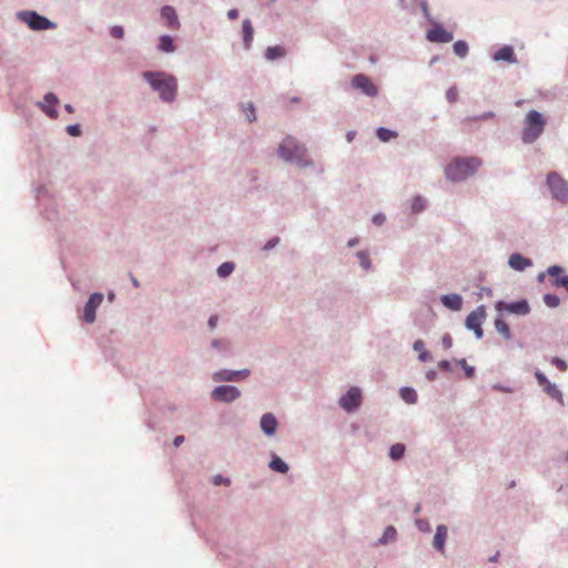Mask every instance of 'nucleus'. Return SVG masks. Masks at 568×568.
Returning a JSON list of instances; mask_svg holds the SVG:
<instances>
[{
	"label": "nucleus",
	"instance_id": "nucleus-1",
	"mask_svg": "<svg viewBox=\"0 0 568 568\" xmlns=\"http://www.w3.org/2000/svg\"><path fill=\"white\" fill-rule=\"evenodd\" d=\"M144 79L150 83L153 90L158 91L160 98L165 102L174 101L176 97L178 82L176 79L163 72H144Z\"/></svg>",
	"mask_w": 568,
	"mask_h": 568
},
{
	"label": "nucleus",
	"instance_id": "nucleus-2",
	"mask_svg": "<svg viewBox=\"0 0 568 568\" xmlns=\"http://www.w3.org/2000/svg\"><path fill=\"white\" fill-rule=\"evenodd\" d=\"M481 162L477 158H456L445 169V174L453 182L464 181L475 174Z\"/></svg>",
	"mask_w": 568,
	"mask_h": 568
},
{
	"label": "nucleus",
	"instance_id": "nucleus-3",
	"mask_svg": "<svg viewBox=\"0 0 568 568\" xmlns=\"http://www.w3.org/2000/svg\"><path fill=\"white\" fill-rule=\"evenodd\" d=\"M546 121L538 111H529L526 116V126L524 131L525 140H536L544 131Z\"/></svg>",
	"mask_w": 568,
	"mask_h": 568
},
{
	"label": "nucleus",
	"instance_id": "nucleus-4",
	"mask_svg": "<svg viewBox=\"0 0 568 568\" xmlns=\"http://www.w3.org/2000/svg\"><path fill=\"white\" fill-rule=\"evenodd\" d=\"M547 184L555 200L559 202L568 201V182L564 180L559 174H548Z\"/></svg>",
	"mask_w": 568,
	"mask_h": 568
},
{
	"label": "nucleus",
	"instance_id": "nucleus-5",
	"mask_svg": "<svg viewBox=\"0 0 568 568\" xmlns=\"http://www.w3.org/2000/svg\"><path fill=\"white\" fill-rule=\"evenodd\" d=\"M19 18L32 30H47L53 26L45 17L39 16L33 11L20 12Z\"/></svg>",
	"mask_w": 568,
	"mask_h": 568
},
{
	"label": "nucleus",
	"instance_id": "nucleus-6",
	"mask_svg": "<svg viewBox=\"0 0 568 568\" xmlns=\"http://www.w3.org/2000/svg\"><path fill=\"white\" fill-rule=\"evenodd\" d=\"M486 318V310L485 306H479L475 311H473L466 318L467 328L475 332L477 338L483 336L481 324Z\"/></svg>",
	"mask_w": 568,
	"mask_h": 568
},
{
	"label": "nucleus",
	"instance_id": "nucleus-7",
	"mask_svg": "<svg viewBox=\"0 0 568 568\" xmlns=\"http://www.w3.org/2000/svg\"><path fill=\"white\" fill-rule=\"evenodd\" d=\"M352 85L355 89L361 90L364 94L368 97H376L378 93L377 87L373 83V81L365 74H356L352 79Z\"/></svg>",
	"mask_w": 568,
	"mask_h": 568
},
{
	"label": "nucleus",
	"instance_id": "nucleus-8",
	"mask_svg": "<svg viewBox=\"0 0 568 568\" xmlns=\"http://www.w3.org/2000/svg\"><path fill=\"white\" fill-rule=\"evenodd\" d=\"M362 402V393L357 387H351L349 390L341 397L339 405L347 412L357 408Z\"/></svg>",
	"mask_w": 568,
	"mask_h": 568
},
{
	"label": "nucleus",
	"instance_id": "nucleus-9",
	"mask_svg": "<svg viewBox=\"0 0 568 568\" xmlns=\"http://www.w3.org/2000/svg\"><path fill=\"white\" fill-rule=\"evenodd\" d=\"M103 302V295L101 293H93L88 303L84 306L83 320L87 323H93L95 321V311Z\"/></svg>",
	"mask_w": 568,
	"mask_h": 568
},
{
	"label": "nucleus",
	"instance_id": "nucleus-10",
	"mask_svg": "<svg viewBox=\"0 0 568 568\" xmlns=\"http://www.w3.org/2000/svg\"><path fill=\"white\" fill-rule=\"evenodd\" d=\"M240 390L234 386H219L213 389L212 397L219 402L230 403L240 397Z\"/></svg>",
	"mask_w": 568,
	"mask_h": 568
},
{
	"label": "nucleus",
	"instance_id": "nucleus-11",
	"mask_svg": "<svg viewBox=\"0 0 568 568\" xmlns=\"http://www.w3.org/2000/svg\"><path fill=\"white\" fill-rule=\"evenodd\" d=\"M427 40L436 43H447L453 40V33L444 29L440 24H435L428 30Z\"/></svg>",
	"mask_w": 568,
	"mask_h": 568
},
{
	"label": "nucleus",
	"instance_id": "nucleus-12",
	"mask_svg": "<svg viewBox=\"0 0 568 568\" xmlns=\"http://www.w3.org/2000/svg\"><path fill=\"white\" fill-rule=\"evenodd\" d=\"M497 311H507L509 313L518 314V315H526L529 313L530 308L526 301H518L514 303H505V302H498L496 304Z\"/></svg>",
	"mask_w": 568,
	"mask_h": 568
},
{
	"label": "nucleus",
	"instance_id": "nucleus-13",
	"mask_svg": "<svg viewBox=\"0 0 568 568\" xmlns=\"http://www.w3.org/2000/svg\"><path fill=\"white\" fill-rule=\"evenodd\" d=\"M535 376L539 386L542 387L545 393H547L551 398L558 399L560 403H562L561 392L555 384L550 383L541 372H536Z\"/></svg>",
	"mask_w": 568,
	"mask_h": 568
},
{
	"label": "nucleus",
	"instance_id": "nucleus-14",
	"mask_svg": "<svg viewBox=\"0 0 568 568\" xmlns=\"http://www.w3.org/2000/svg\"><path fill=\"white\" fill-rule=\"evenodd\" d=\"M547 274L552 278V285L564 287L568 292V275L564 274V270L558 265H552L547 268Z\"/></svg>",
	"mask_w": 568,
	"mask_h": 568
},
{
	"label": "nucleus",
	"instance_id": "nucleus-15",
	"mask_svg": "<svg viewBox=\"0 0 568 568\" xmlns=\"http://www.w3.org/2000/svg\"><path fill=\"white\" fill-rule=\"evenodd\" d=\"M58 102L59 100L53 93H48L44 95L43 101L39 103V106L51 119H57L58 111L55 109V105L58 104Z\"/></svg>",
	"mask_w": 568,
	"mask_h": 568
},
{
	"label": "nucleus",
	"instance_id": "nucleus-16",
	"mask_svg": "<svg viewBox=\"0 0 568 568\" xmlns=\"http://www.w3.org/2000/svg\"><path fill=\"white\" fill-rule=\"evenodd\" d=\"M248 374H250V372L247 369H243V371L225 369V371L216 372L213 375V378H214V381L231 382V381H239V379L245 378L248 376Z\"/></svg>",
	"mask_w": 568,
	"mask_h": 568
},
{
	"label": "nucleus",
	"instance_id": "nucleus-17",
	"mask_svg": "<svg viewBox=\"0 0 568 568\" xmlns=\"http://www.w3.org/2000/svg\"><path fill=\"white\" fill-rule=\"evenodd\" d=\"M161 18L165 21L166 26L171 29H178L180 27L176 12L170 6H165L162 8Z\"/></svg>",
	"mask_w": 568,
	"mask_h": 568
},
{
	"label": "nucleus",
	"instance_id": "nucleus-18",
	"mask_svg": "<svg viewBox=\"0 0 568 568\" xmlns=\"http://www.w3.org/2000/svg\"><path fill=\"white\" fill-rule=\"evenodd\" d=\"M261 428L266 435H274L277 428V420L275 416L270 413L264 414L261 418Z\"/></svg>",
	"mask_w": 568,
	"mask_h": 568
},
{
	"label": "nucleus",
	"instance_id": "nucleus-19",
	"mask_svg": "<svg viewBox=\"0 0 568 568\" xmlns=\"http://www.w3.org/2000/svg\"><path fill=\"white\" fill-rule=\"evenodd\" d=\"M508 264L511 268L516 271H524L526 267L530 266L532 263L529 258L524 257L523 255L515 253L509 256Z\"/></svg>",
	"mask_w": 568,
	"mask_h": 568
},
{
	"label": "nucleus",
	"instance_id": "nucleus-20",
	"mask_svg": "<svg viewBox=\"0 0 568 568\" xmlns=\"http://www.w3.org/2000/svg\"><path fill=\"white\" fill-rule=\"evenodd\" d=\"M494 60H496V61H507L509 63H516L517 62L514 49L510 45H504L503 48H500L494 54Z\"/></svg>",
	"mask_w": 568,
	"mask_h": 568
},
{
	"label": "nucleus",
	"instance_id": "nucleus-21",
	"mask_svg": "<svg viewBox=\"0 0 568 568\" xmlns=\"http://www.w3.org/2000/svg\"><path fill=\"white\" fill-rule=\"evenodd\" d=\"M442 303L449 310L459 311L463 306V298L458 294H448L442 296Z\"/></svg>",
	"mask_w": 568,
	"mask_h": 568
},
{
	"label": "nucleus",
	"instance_id": "nucleus-22",
	"mask_svg": "<svg viewBox=\"0 0 568 568\" xmlns=\"http://www.w3.org/2000/svg\"><path fill=\"white\" fill-rule=\"evenodd\" d=\"M446 537H447V528H446V526L439 525L436 528V532H435V536H434V542H433L434 547L437 550L442 551L444 549Z\"/></svg>",
	"mask_w": 568,
	"mask_h": 568
},
{
	"label": "nucleus",
	"instance_id": "nucleus-23",
	"mask_svg": "<svg viewBox=\"0 0 568 568\" xmlns=\"http://www.w3.org/2000/svg\"><path fill=\"white\" fill-rule=\"evenodd\" d=\"M253 27L250 20L243 21V41L245 49L251 48V43L253 41Z\"/></svg>",
	"mask_w": 568,
	"mask_h": 568
},
{
	"label": "nucleus",
	"instance_id": "nucleus-24",
	"mask_svg": "<svg viewBox=\"0 0 568 568\" xmlns=\"http://www.w3.org/2000/svg\"><path fill=\"white\" fill-rule=\"evenodd\" d=\"M159 49L163 52H173L175 47L173 44V39L170 36H162L159 39Z\"/></svg>",
	"mask_w": 568,
	"mask_h": 568
},
{
	"label": "nucleus",
	"instance_id": "nucleus-25",
	"mask_svg": "<svg viewBox=\"0 0 568 568\" xmlns=\"http://www.w3.org/2000/svg\"><path fill=\"white\" fill-rule=\"evenodd\" d=\"M285 54V49L280 45L268 47L265 51V58L267 60H275L282 58Z\"/></svg>",
	"mask_w": 568,
	"mask_h": 568
},
{
	"label": "nucleus",
	"instance_id": "nucleus-26",
	"mask_svg": "<svg viewBox=\"0 0 568 568\" xmlns=\"http://www.w3.org/2000/svg\"><path fill=\"white\" fill-rule=\"evenodd\" d=\"M495 328L499 334L504 336L505 339H509L511 337L509 326L504 320L496 318Z\"/></svg>",
	"mask_w": 568,
	"mask_h": 568
},
{
	"label": "nucleus",
	"instance_id": "nucleus-27",
	"mask_svg": "<svg viewBox=\"0 0 568 568\" xmlns=\"http://www.w3.org/2000/svg\"><path fill=\"white\" fill-rule=\"evenodd\" d=\"M270 467L277 473L285 474L288 470V466L280 457L275 456L270 463Z\"/></svg>",
	"mask_w": 568,
	"mask_h": 568
},
{
	"label": "nucleus",
	"instance_id": "nucleus-28",
	"mask_svg": "<svg viewBox=\"0 0 568 568\" xmlns=\"http://www.w3.org/2000/svg\"><path fill=\"white\" fill-rule=\"evenodd\" d=\"M377 138L383 141V142H387L389 140H395L398 138V134L397 132L393 131V130H388V129H385V128H379L377 130Z\"/></svg>",
	"mask_w": 568,
	"mask_h": 568
},
{
	"label": "nucleus",
	"instance_id": "nucleus-29",
	"mask_svg": "<svg viewBox=\"0 0 568 568\" xmlns=\"http://www.w3.org/2000/svg\"><path fill=\"white\" fill-rule=\"evenodd\" d=\"M453 50L457 57L465 58L468 53V44L463 40H458L454 43Z\"/></svg>",
	"mask_w": 568,
	"mask_h": 568
},
{
	"label": "nucleus",
	"instance_id": "nucleus-30",
	"mask_svg": "<svg viewBox=\"0 0 568 568\" xmlns=\"http://www.w3.org/2000/svg\"><path fill=\"white\" fill-rule=\"evenodd\" d=\"M402 398L408 404H415L417 400L416 392L413 388L404 387L400 389Z\"/></svg>",
	"mask_w": 568,
	"mask_h": 568
},
{
	"label": "nucleus",
	"instance_id": "nucleus-31",
	"mask_svg": "<svg viewBox=\"0 0 568 568\" xmlns=\"http://www.w3.org/2000/svg\"><path fill=\"white\" fill-rule=\"evenodd\" d=\"M242 111L248 122H253L256 120L255 106L252 102H247V103L243 104Z\"/></svg>",
	"mask_w": 568,
	"mask_h": 568
},
{
	"label": "nucleus",
	"instance_id": "nucleus-32",
	"mask_svg": "<svg viewBox=\"0 0 568 568\" xmlns=\"http://www.w3.org/2000/svg\"><path fill=\"white\" fill-rule=\"evenodd\" d=\"M404 453H405V446L403 444L397 443L390 447L389 456L392 459L398 460L404 456Z\"/></svg>",
	"mask_w": 568,
	"mask_h": 568
},
{
	"label": "nucleus",
	"instance_id": "nucleus-33",
	"mask_svg": "<svg viewBox=\"0 0 568 568\" xmlns=\"http://www.w3.org/2000/svg\"><path fill=\"white\" fill-rule=\"evenodd\" d=\"M291 149L297 150V144H281L278 152L281 156H283L286 161H293V156L288 155L287 153L291 151Z\"/></svg>",
	"mask_w": 568,
	"mask_h": 568
},
{
	"label": "nucleus",
	"instance_id": "nucleus-34",
	"mask_svg": "<svg viewBox=\"0 0 568 568\" xmlns=\"http://www.w3.org/2000/svg\"><path fill=\"white\" fill-rule=\"evenodd\" d=\"M233 270H234V264L231 262H225L219 266L217 274L221 277H226L233 272Z\"/></svg>",
	"mask_w": 568,
	"mask_h": 568
},
{
	"label": "nucleus",
	"instance_id": "nucleus-35",
	"mask_svg": "<svg viewBox=\"0 0 568 568\" xmlns=\"http://www.w3.org/2000/svg\"><path fill=\"white\" fill-rule=\"evenodd\" d=\"M544 302L548 307H557L560 303V300L555 294H546L544 296Z\"/></svg>",
	"mask_w": 568,
	"mask_h": 568
},
{
	"label": "nucleus",
	"instance_id": "nucleus-36",
	"mask_svg": "<svg viewBox=\"0 0 568 568\" xmlns=\"http://www.w3.org/2000/svg\"><path fill=\"white\" fill-rule=\"evenodd\" d=\"M396 536V529L393 527V526H388L384 534H383V537L381 539L382 542H387L388 540H392L394 539Z\"/></svg>",
	"mask_w": 568,
	"mask_h": 568
},
{
	"label": "nucleus",
	"instance_id": "nucleus-37",
	"mask_svg": "<svg viewBox=\"0 0 568 568\" xmlns=\"http://www.w3.org/2000/svg\"><path fill=\"white\" fill-rule=\"evenodd\" d=\"M357 257L359 258V263H361V265H362L365 270L369 268V266H371V261H369L368 255H367V253H366V252H364V251L358 252V253H357Z\"/></svg>",
	"mask_w": 568,
	"mask_h": 568
},
{
	"label": "nucleus",
	"instance_id": "nucleus-38",
	"mask_svg": "<svg viewBox=\"0 0 568 568\" xmlns=\"http://www.w3.org/2000/svg\"><path fill=\"white\" fill-rule=\"evenodd\" d=\"M459 364L460 366L464 368L465 371V374L468 378L473 377L474 376V373H475V369L474 367L469 366L466 362V359H460L459 361Z\"/></svg>",
	"mask_w": 568,
	"mask_h": 568
},
{
	"label": "nucleus",
	"instance_id": "nucleus-39",
	"mask_svg": "<svg viewBox=\"0 0 568 568\" xmlns=\"http://www.w3.org/2000/svg\"><path fill=\"white\" fill-rule=\"evenodd\" d=\"M111 36L116 39H122L124 37V30L120 26H114L110 31Z\"/></svg>",
	"mask_w": 568,
	"mask_h": 568
},
{
	"label": "nucleus",
	"instance_id": "nucleus-40",
	"mask_svg": "<svg viewBox=\"0 0 568 568\" xmlns=\"http://www.w3.org/2000/svg\"><path fill=\"white\" fill-rule=\"evenodd\" d=\"M551 364L555 365L561 372H565L567 369V363L559 357H554L551 359Z\"/></svg>",
	"mask_w": 568,
	"mask_h": 568
},
{
	"label": "nucleus",
	"instance_id": "nucleus-41",
	"mask_svg": "<svg viewBox=\"0 0 568 568\" xmlns=\"http://www.w3.org/2000/svg\"><path fill=\"white\" fill-rule=\"evenodd\" d=\"M457 97H458V91L455 87L453 88H449L446 92V98L447 100L453 103V102H456L457 100Z\"/></svg>",
	"mask_w": 568,
	"mask_h": 568
},
{
	"label": "nucleus",
	"instance_id": "nucleus-42",
	"mask_svg": "<svg viewBox=\"0 0 568 568\" xmlns=\"http://www.w3.org/2000/svg\"><path fill=\"white\" fill-rule=\"evenodd\" d=\"M413 211L414 212H419L424 209V201L422 197H415L414 201H413Z\"/></svg>",
	"mask_w": 568,
	"mask_h": 568
},
{
	"label": "nucleus",
	"instance_id": "nucleus-43",
	"mask_svg": "<svg viewBox=\"0 0 568 568\" xmlns=\"http://www.w3.org/2000/svg\"><path fill=\"white\" fill-rule=\"evenodd\" d=\"M67 131L68 133L71 135V136H79L81 134V129H80V125L79 124H73V125H69L67 128Z\"/></svg>",
	"mask_w": 568,
	"mask_h": 568
},
{
	"label": "nucleus",
	"instance_id": "nucleus-44",
	"mask_svg": "<svg viewBox=\"0 0 568 568\" xmlns=\"http://www.w3.org/2000/svg\"><path fill=\"white\" fill-rule=\"evenodd\" d=\"M213 484L219 486V485H230V479L227 478H223L221 475H217L213 478Z\"/></svg>",
	"mask_w": 568,
	"mask_h": 568
},
{
	"label": "nucleus",
	"instance_id": "nucleus-45",
	"mask_svg": "<svg viewBox=\"0 0 568 568\" xmlns=\"http://www.w3.org/2000/svg\"><path fill=\"white\" fill-rule=\"evenodd\" d=\"M385 222V216L383 214H376L373 217V223L376 225H382Z\"/></svg>",
	"mask_w": 568,
	"mask_h": 568
},
{
	"label": "nucleus",
	"instance_id": "nucleus-46",
	"mask_svg": "<svg viewBox=\"0 0 568 568\" xmlns=\"http://www.w3.org/2000/svg\"><path fill=\"white\" fill-rule=\"evenodd\" d=\"M425 345H424V342L422 339H417L415 341L414 343V349L422 353L424 349Z\"/></svg>",
	"mask_w": 568,
	"mask_h": 568
},
{
	"label": "nucleus",
	"instance_id": "nucleus-47",
	"mask_svg": "<svg viewBox=\"0 0 568 568\" xmlns=\"http://www.w3.org/2000/svg\"><path fill=\"white\" fill-rule=\"evenodd\" d=\"M217 322H219V317H217V315H212V316L209 318V323H207V324H209L210 328H212V329H213V328H215V327H216Z\"/></svg>",
	"mask_w": 568,
	"mask_h": 568
},
{
	"label": "nucleus",
	"instance_id": "nucleus-48",
	"mask_svg": "<svg viewBox=\"0 0 568 568\" xmlns=\"http://www.w3.org/2000/svg\"><path fill=\"white\" fill-rule=\"evenodd\" d=\"M418 358L422 362H427V361H429L432 358V356H430V354L427 351H423L422 353H419Z\"/></svg>",
	"mask_w": 568,
	"mask_h": 568
},
{
	"label": "nucleus",
	"instance_id": "nucleus-49",
	"mask_svg": "<svg viewBox=\"0 0 568 568\" xmlns=\"http://www.w3.org/2000/svg\"><path fill=\"white\" fill-rule=\"evenodd\" d=\"M227 17L231 19V20H234L239 17V11L236 9H231L229 12H227Z\"/></svg>",
	"mask_w": 568,
	"mask_h": 568
},
{
	"label": "nucleus",
	"instance_id": "nucleus-50",
	"mask_svg": "<svg viewBox=\"0 0 568 568\" xmlns=\"http://www.w3.org/2000/svg\"><path fill=\"white\" fill-rule=\"evenodd\" d=\"M278 242V239H273L271 241L267 242V244L264 246V250H270L272 247H274Z\"/></svg>",
	"mask_w": 568,
	"mask_h": 568
},
{
	"label": "nucleus",
	"instance_id": "nucleus-51",
	"mask_svg": "<svg viewBox=\"0 0 568 568\" xmlns=\"http://www.w3.org/2000/svg\"><path fill=\"white\" fill-rule=\"evenodd\" d=\"M184 442V436H176L173 440V444L175 447H179L180 445H182V443Z\"/></svg>",
	"mask_w": 568,
	"mask_h": 568
},
{
	"label": "nucleus",
	"instance_id": "nucleus-52",
	"mask_svg": "<svg viewBox=\"0 0 568 568\" xmlns=\"http://www.w3.org/2000/svg\"><path fill=\"white\" fill-rule=\"evenodd\" d=\"M438 366L442 368V369H445V371H448L450 368V364L449 362L447 361H442Z\"/></svg>",
	"mask_w": 568,
	"mask_h": 568
},
{
	"label": "nucleus",
	"instance_id": "nucleus-53",
	"mask_svg": "<svg viewBox=\"0 0 568 568\" xmlns=\"http://www.w3.org/2000/svg\"><path fill=\"white\" fill-rule=\"evenodd\" d=\"M443 344L445 345V347H450L452 346V338H450V336L446 335L443 338Z\"/></svg>",
	"mask_w": 568,
	"mask_h": 568
},
{
	"label": "nucleus",
	"instance_id": "nucleus-54",
	"mask_svg": "<svg viewBox=\"0 0 568 568\" xmlns=\"http://www.w3.org/2000/svg\"><path fill=\"white\" fill-rule=\"evenodd\" d=\"M355 135H356L355 132H353V131L348 132L346 135L347 141L351 142L352 140H354Z\"/></svg>",
	"mask_w": 568,
	"mask_h": 568
},
{
	"label": "nucleus",
	"instance_id": "nucleus-55",
	"mask_svg": "<svg viewBox=\"0 0 568 568\" xmlns=\"http://www.w3.org/2000/svg\"><path fill=\"white\" fill-rule=\"evenodd\" d=\"M222 343H223L222 341L214 339V341L212 342V346H213V347H220V346L222 345Z\"/></svg>",
	"mask_w": 568,
	"mask_h": 568
},
{
	"label": "nucleus",
	"instance_id": "nucleus-56",
	"mask_svg": "<svg viewBox=\"0 0 568 568\" xmlns=\"http://www.w3.org/2000/svg\"><path fill=\"white\" fill-rule=\"evenodd\" d=\"M357 243H358L357 239L351 240V241H348V246H355V245H357Z\"/></svg>",
	"mask_w": 568,
	"mask_h": 568
},
{
	"label": "nucleus",
	"instance_id": "nucleus-57",
	"mask_svg": "<svg viewBox=\"0 0 568 568\" xmlns=\"http://www.w3.org/2000/svg\"><path fill=\"white\" fill-rule=\"evenodd\" d=\"M546 274H547V272H546V273H540V274L538 275V281H539V282H542V281L545 280Z\"/></svg>",
	"mask_w": 568,
	"mask_h": 568
},
{
	"label": "nucleus",
	"instance_id": "nucleus-58",
	"mask_svg": "<svg viewBox=\"0 0 568 568\" xmlns=\"http://www.w3.org/2000/svg\"><path fill=\"white\" fill-rule=\"evenodd\" d=\"M65 110L69 112V113H72L73 112V108L70 105V104H65Z\"/></svg>",
	"mask_w": 568,
	"mask_h": 568
},
{
	"label": "nucleus",
	"instance_id": "nucleus-59",
	"mask_svg": "<svg viewBox=\"0 0 568 568\" xmlns=\"http://www.w3.org/2000/svg\"><path fill=\"white\" fill-rule=\"evenodd\" d=\"M427 377H428L429 379L435 378V373H434V372H429V373L427 374Z\"/></svg>",
	"mask_w": 568,
	"mask_h": 568
},
{
	"label": "nucleus",
	"instance_id": "nucleus-60",
	"mask_svg": "<svg viewBox=\"0 0 568 568\" xmlns=\"http://www.w3.org/2000/svg\"><path fill=\"white\" fill-rule=\"evenodd\" d=\"M132 283H133V285H134L135 287H138V286H139V282L136 281V278H135V277H132Z\"/></svg>",
	"mask_w": 568,
	"mask_h": 568
},
{
	"label": "nucleus",
	"instance_id": "nucleus-61",
	"mask_svg": "<svg viewBox=\"0 0 568 568\" xmlns=\"http://www.w3.org/2000/svg\"><path fill=\"white\" fill-rule=\"evenodd\" d=\"M423 11L425 12V14H427V6L426 4H423Z\"/></svg>",
	"mask_w": 568,
	"mask_h": 568
}]
</instances>
